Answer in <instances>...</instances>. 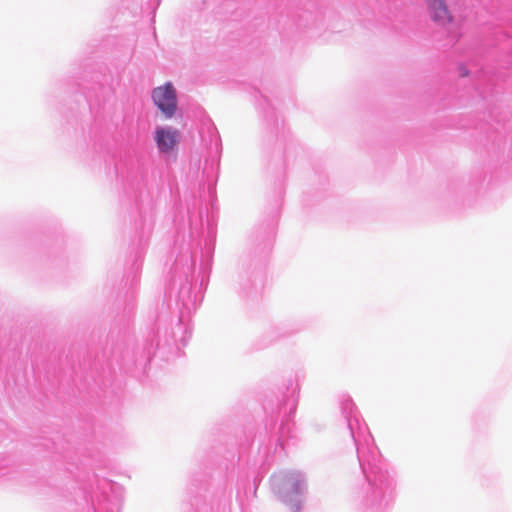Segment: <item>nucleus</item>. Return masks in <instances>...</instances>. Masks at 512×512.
<instances>
[{"mask_svg":"<svg viewBox=\"0 0 512 512\" xmlns=\"http://www.w3.org/2000/svg\"><path fill=\"white\" fill-rule=\"evenodd\" d=\"M430 18L440 26L451 25L455 18L446 0H426Z\"/></svg>","mask_w":512,"mask_h":512,"instance_id":"nucleus-3","label":"nucleus"},{"mask_svg":"<svg viewBox=\"0 0 512 512\" xmlns=\"http://www.w3.org/2000/svg\"><path fill=\"white\" fill-rule=\"evenodd\" d=\"M152 99L165 118L173 117L177 109V98L171 83L156 87L152 92Z\"/></svg>","mask_w":512,"mask_h":512,"instance_id":"nucleus-1","label":"nucleus"},{"mask_svg":"<svg viewBox=\"0 0 512 512\" xmlns=\"http://www.w3.org/2000/svg\"><path fill=\"white\" fill-rule=\"evenodd\" d=\"M158 150L164 154L173 153L180 141V132L170 127H158L154 136Z\"/></svg>","mask_w":512,"mask_h":512,"instance_id":"nucleus-2","label":"nucleus"}]
</instances>
